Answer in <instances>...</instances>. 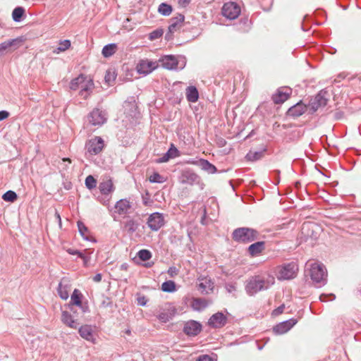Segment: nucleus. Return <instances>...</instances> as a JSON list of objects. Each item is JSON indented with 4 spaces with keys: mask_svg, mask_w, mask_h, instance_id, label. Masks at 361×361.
I'll use <instances>...</instances> for the list:
<instances>
[{
    "mask_svg": "<svg viewBox=\"0 0 361 361\" xmlns=\"http://www.w3.org/2000/svg\"><path fill=\"white\" fill-rule=\"evenodd\" d=\"M274 283V278L272 276L266 278L261 275H255L247 280L245 289L247 295L253 296L259 291L269 289Z\"/></svg>",
    "mask_w": 361,
    "mask_h": 361,
    "instance_id": "nucleus-1",
    "label": "nucleus"
},
{
    "mask_svg": "<svg viewBox=\"0 0 361 361\" xmlns=\"http://www.w3.org/2000/svg\"><path fill=\"white\" fill-rule=\"evenodd\" d=\"M80 87L81 90L79 94L82 99H87L94 88L93 80L91 78H87L85 74L80 73L78 77L72 79L70 82V88L72 90H76Z\"/></svg>",
    "mask_w": 361,
    "mask_h": 361,
    "instance_id": "nucleus-2",
    "label": "nucleus"
},
{
    "mask_svg": "<svg viewBox=\"0 0 361 361\" xmlns=\"http://www.w3.org/2000/svg\"><path fill=\"white\" fill-rule=\"evenodd\" d=\"M259 232L252 228L240 227L235 228L232 233L234 241L242 243H249L258 239Z\"/></svg>",
    "mask_w": 361,
    "mask_h": 361,
    "instance_id": "nucleus-3",
    "label": "nucleus"
},
{
    "mask_svg": "<svg viewBox=\"0 0 361 361\" xmlns=\"http://www.w3.org/2000/svg\"><path fill=\"white\" fill-rule=\"evenodd\" d=\"M309 275L316 287H322L326 283L327 271L322 264L316 262L311 264Z\"/></svg>",
    "mask_w": 361,
    "mask_h": 361,
    "instance_id": "nucleus-4",
    "label": "nucleus"
},
{
    "mask_svg": "<svg viewBox=\"0 0 361 361\" xmlns=\"http://www.w3.org/2000/svg\"><path fill=\"white\" fill-rule=\"evenodd\" d=\"M328 92L325 90H320L314 97L310 100L307 107L310 114L315 113L319 108L324 107L329 101Z\"/></svg>",
    "mask_w": 361,
    "mask_h": 361,
    "instance_id": "nucleus-5",
    "label": "nucleus"
},
{
    "mask_svg": "<svg viewBox=\"0 0 361 361\" xmlns=\"http://www.w3.org/2000/svg\"><path fill=\"white\" fill-rule=\"evenodd\" d=\"M104 147V142L101 137L94 136L85 143V156H94L99 154Z\"/></svg>",
    "mask_w": 361,
    "mask_h": 361,
    "instance_id": "nucleus-6",
    "label": "nucleus"
},
{
    "mask_svg": "<svg viewBox=\"0 0 361 361\" xmlns=\"http://www.w3.org/2000/svg\"><path fill=\"white\" fill-rule=\"evenodd\" d=\"M82 295L80 291L78 289H75L71 297V302L68 304V307L71 311H73V306L78 307L81 313L85 314L90 312V308L87 302H82Z\"/></svg>",
    "mask_w": 361,
    "mask_h": 361,
    "instance_id": "nucleus-7",
    "label": "nucleus"
},
{
    "mask_svg": "<svg viewBox=\"0 0 361 361\" xmlns=\"http://www.w3.org/2000/svg\"><path fill=\"white\" fill-rule=\"evenodd\" d=\"M185 16L183 14H178L176 16L170 19V25L168 27V32L166 33L165 39L171 40L173 39V35L183 25Z\"/></svg>",
    "mask_w": 361,
    "mask_h": 361,
    "instance_id": "nucleus-8",
    "label": "nucleus"
},
{
    "mask_svg": "<svg viewBox=\"0 0 361 361\" xmlns=\"http://www.w3.org/2000/svg\"><path fill=\"white\" fill-rule=\"evenodd\" d=\"M297 265L293 262L285 264L280 267L278 273L279 280H290L296 276Z\"/></svg>",
    "mask_w": 361,
    "mask_h": 361,
    "instance_id": "nucleus-9",
    "label": "nucleus"
},
{
    "mask_svg": "<svg viewBox=\"0 0 361 361\" xmlns=\"http://www.w3.org/2000/svg\"><path fill=\"white\" fill-rule=\"evenodd\" d=\"M221 13L225 18L234 20L240 15V8L235 2H227L224 4Z\"/></svg>",
    "mask_w": 361,
    "mask_h": 361,
    "instance_id": "nucleus-10",
    "label": "nucleus"
},
{
    "mask_svg": "<svg viewBox=\"0 0 361 361\" xmlns=\"http://www.w3.org/2000/svg\"><path fill=\"white\" fill-rule=\"evenodd\" d=\"M164 217L163 214L154 212L151 214L147 221L149 228L153 231H157L164 225Z\"/></svg>",
    "mask_w": 361,
    "mask_h": 361,
    "instance_id": "nucleus-11",
    "label": "nucleus"
},
{
    "mask_svg": "<svg viewBox=\"0 0 361 361\" xmlns=\"http://www.w3.org/2000/svg\"><path fill=\"white\" fill-rule=\"evenodd\" d=\"M202 330V325L195 320H188L184 323L183 332L188 336H196Z\"/></svg>",
    "mask_w": 361,
    "mask_h": 361,
    "instance_id": "nucleus-12",
    "label": "nucleus"
},
{
    "mask_svg": "<svg viewBox=\"0 0 361 361\" xmlns=\"http://www.w3.org/2000/svg\"><path fill=\"white\" fill-rule=\"evenodd\" d=\"M61 322L67 326L76 329L84 319H81L77 315H72L71 312L68 311H62Z\"/></svg>",
    "mask_w": 361,
    "mask_h": 361,
    "instance_id": "nucleus-13",
    "label": "nucleus"
},
{
    "mask_svg": "<svg viewBox=\"0 0 361 361\" xmlns=\"http://www.w3.org/2000/svg\"><path fill=\"white\" fill-rule=\"evenodd\" d=\"M292 94V89L288 87L279 88L276 93L272 94L271 99L274 104H282L290 97Z\"/></svg>",
    "mask_w": 361,
    "mask_h": 361,
    "instance_id": "nucleus-14",
    "label": "nucleus"
},
{
    "mask_svg": "<svg viewBox=\"0 0 361 361\" xmlns=\"http://www.w3.org/2000/svg\"><path fill=\"white\" fill-rule=\"evenodd\" d=\"M180 182L183 184L197 185L201 183V178L194 171L187 169L183 171L180 176Z\"/></svg>",
    "mask_w": 361,
    "mask_h": 361,
    "instance_id": "nucleus-15",
    "label": "nucleus"
},
{
    "mask_svg": "<svg viewBox=\"0 0 361 361\" xmlns=\"http://www.w3.org/2000/svg\"><path fill=\"white\" fill-rule=\"evenodd\" d=\"M228 319L224 313L218 312L212 314L208 320V325L214 329H220L227 324Z\"/></svg>",
    "mask_w": 361,
    "mask_h": 361,
    "instance_id": "nucleus-16",
    "label": "nucleus"
},
{
    "mask_svg": "<svg viewBox=\"0 0 361 361\" xmlns=\"http://www.w3.org/2000/svg\"><path fill=\"white\" fill-rule=\"evenodd\" d=\"M88 121L92 126H100L106 122V118L105 114L102 111L99 109H94L89 114Z\"/></svg>",
    "mask_w": 361,
    "mask_h": 361,
    "instance_id": "nucleus-17",
    "label": "nucleus"
},
{
    "mask_svg": "<svg viewBox=\"0 0 361 361\" xmlns=\"http://www.w3.org/2000/svg\"><path fill=\"white\" fill-rule=\"evenodd\" d=\"M297 322L296 319L291 318L276 324L274 326L273 331L277 334H283L289 331Z\"/></svg>",
    "mask_w": 361,
    "mask_h": 361,
    "instance_id": "nucleus-18",
    "label": "nucleus"
},
{
    "mask_svg": "<svg viewBox=\"0 0 361 361\" xmlns=\"http://www.w3.org/2000/svg\"><path fill=\"white\" fill-rule=\"evenodd\" d=\"M115 212L120 216H126L130 213V209L132 208L130 202L127 199H121L116 202L115 204Z\"/></svg>",
    "mask_w": 361,
    "mask_h": 361,
    "instance_id": "nucleus-19",
    "label": "nucleus"
},
{
    "mask_svg": "<svg viewBox=\"0 0 361 361\" xmlns=\"http://www.w3.org/2000/svg\"><path fill=\"white\" fill-rule=\"evenodd\" d=\"M307 109V105L300 101L288 109L287 115L293 118H297L302 115Z\"/></svg>",
    "mask_w": 361,
    "mask_h": 361,
    "instance_id": "nucleus-20",
    "label": "nucleus"
},
{
    "mask_svg": "<svg viewBox=\"0 0 361 361\" xmlns=\"http://www.w3.org/2000/svg\"><path fill=\"white\" fill-rule=\"evenodd\" d=\"M157 67L156 62L141 60L137 65V72L141 74L147 75L152 72Z\"/></svg>",
    "mask_w": 361,
    "mask_h": 361,
    "instance_id": "nucleus-21",
    "label": "nucleus"
},
{
    "mask_svg": "<svg viewBox=\"0 0 361 361\" xmlns=\"http://www.w3.org/2000/svg\"><path fill=\"white\" fill-rule=\"evenodd\" d=\"M78 333L80 336L85 340L94 343L95 338L94 336L93 326L88 324L78 326Z\"/></svg>",
    "mask_w": 361,
    "mask_h": 361,
    "instance_id": "nucleus-22",
    "label": "nucleus"
},
{
    "mask_svg": "<svg viewBox=\"0 0 361 361\" xmlns=\"http://www.w3.org/2000/svg\"><path fill=\"white\" fill-rule=\"evenodd\" d=\"M77 225L79 233L85 240L96 243V239L91 235L89 228L85 225L83 222L78 221L77 222Z\"/></svg>",
    "mask_w": 361,
    "mask_h": 361,
    "instance_id": "nucleus-23",
    "label": "nucleus"
},
{
    "mask_svg": "<svg viewBox=\"0 0 361 361\" xmlns=\"http://www.w3.org/2000/svg\"><path fill=\"white\" fill-rule=\"evenodd\" d=\"M161 66L166 69L169 70H175L178 68V60L177 59L172 56V55H168L164 56L161 59Z\"/></svg>",
    "mask_w": 361,
    "mask_h": 361,
    "instance_id": "nucleus-24",
    "label": "nucleus"
},
{
    "mask_svg": "<svg viewBox=\"0 0 361 361\" xmlns=\"http://www.w3.org/2000/svg\"><path fill=\"white\" fill-rule=\"evenodd\" d=\"M265 249V243L264 241H258L251 244L248 248V253L252 256H257L259 255Z\"/></svg>",
    "mask_w": 361,
    "mask_h": 361,
    "instance_id": "nucleus-25",
    "label": "nucleus"
},
{
    "mask_svg": "<svg viewBox=\"0 0 361 361\" xmlns=\"http://www.w3.org/2000/svg\"><path fill=\"white\" fill-rule=\"evenodd\" d=\"M187 100L190 102H196L199 99V92L196 87L188 86L185 90Z\"/></svg>",
    "mask_w": 361,
    "mask_h": 361,
    "instance_id": "nucleus-26",
    "label": "nucleus"
},
{
    "mask_svg": "<svg viewBox=\"0 0 361 361\" xmlns=\"http://www.w3.org/2000/svg\"><path fill=\"white\" fill-rule=\"evenodd\" d=\"M191 305L195 310L201 311L208 306V302L204 298H196L192 299Z\"/></svg>",
    "mask_w": 361,
    "mask_h": 361,
    "instance_id": "nucleus-27",
    "label": "nucleus"
},
{
    "mask_svg": "<svg viewBox=\"0 0 361 361\" xmlns=\"http://www.w3.org/2000/svg\"><path fill=\"white\" fill-rule=\"evenodd\" d=\"M140 224L133 219H128L124 223V228L130 235L134 233L139 228Z\"/></svg>",
    "mask_w": 361,
    "mask_h": 361,
    "instance_id": "nucleus-28",
    "label": "nucleus"
},
{
    "mask_svg": "<svg viewBox=\"0 0 361 361\" xmlns=\"http://www.w3.org/2000/svg\"><path fill=\"white\" fill-rule=\"evenodd\" d=\"M70 288V286L68 284H63V281H61L58 286L57 292L59 297L62 300H67L69 297L68 290Z\"/></svg>",
    "mask_w": 361,
    "mask_h": 361,
    "instance_id": "nucleus-29",
    "label": "nucleus"
},
{
    "mask_svg": "<svg viewBox=\"0 0 361 361\" xmlns=\"http://www.w3.org/2000/svg\"><path fill=\"white\" fill-rule=\"evenodd\" d=\"M214 283L211 280L205 279L204 282H201L198 285V290L202 294H209L213 290Z\"/></svg>",
    "mask_w": 361,
    "mask_h": 361,
    "instance_id": "nucleus-30",
    "label": "nucleus"
},
{
    "mask_svg": "<svg viewBox=\"0 0 361 361\" xmlns=\"http://www.w3.org/2000/svg\"><path fill=\"white\" fill-rule=\"evenodd\" d=\"M200 167L209 174L215 173L217 171L216 167L204 159H201Z\"/></svg>",
    "mask_w": 361,
    "mask_h": 361,
    "instance_id": "nucleus-31",
    "label": "nucleus"
},
{
    "mask_svg": "<svg viewBox=\"0 0 361 361\" xmlns=\"http://www.w3.org/2000/svg\"><path fill=\"white\" fill-rule=\"evenodd\" d=\"M99 189L102 194L108 195L114 189V185L111 180L103 181L99 183Z\"/></svg>",
    "mask_w": 361,
    "mask_h": 361,
    "instance_id": "nucleus-32",
    "label": "nucleus"
},
{
    "mask_svg": "<svg viewBox=\"0 0 361 361\" xmlns=\"http://www.w3.org/2000/svg\"><path fill=\"white\" fill-rule=\"evenodd\" d=\"M266 151H267V148H264L261 151H257V152H254L250 151L249 153L247 154L246 159L251 161H257L263 157L264 154Z\"/></svg>",
    "mask_w": 361,
    "mask_h": 361,
    "instance_id": "nucleus-33",
    "label": "nucleus"
},
{
    "mask_svg": "<svg viewBox=\"0 0 361 361\" xmlns=\"http://www.w3.org/2000/svg\"><path fill=\"white\" fill-rule=\"evenodd\" d=\"M116 51V44L111 43L105 45L102 51V55L106 57L111 56Z\"/></svg>",
    "mask_w": 361,
    "mask_h": 361,
    "instance_id": "nucleus-34",
    "label": "nucleus"
},
{
    "mask_svg": "<svg viewBox=\"0 0 361 361\" xmlns=\"http://www.w3.org/2000/svg\"><path fill=\"white\" fill-rule=\"evenodd\" d=\"M25 14V8L21 6H18L14 8L12 13V18L15 22H20L23 16Z\"/></svg>",
    "mask_w": 361,
    "mask_h": 361,
    "instance_id": "nucleus-35",
    "label": "nucleus"
},
{
    "mask_svg": "<svg viewBox=\"0 0 361 361\" xmlns=\"http://www.w3.org/2000/svg\"><path fill=\"white\" fill-rule=\"evenodd\" d=\"M176 283L173 281H166L161 284V290L164 292L173 293L176 291Z\"/></svg>",
    "mask_w": 361,
    "mask_h": 361,
    "instance_id": "nucleus-36",
    "label": "nucleus"
},
{
    "mask_svg": "<svg viewBox=\"0 0 361 361\" xmlns=\"http://www.w3.org/2000/svg\"><path fill=\"white\" fill-rule=\"evenodd\" d=\"M172 10V6L166 3H161L158 8V11L164 16H169Z\"/></svg>",
    "mask_w": 361,
    "mask_h": 361,
    "instance_id": "nucleus-37",
    "label": "nucleus"
},
{
    "mask_svg": "<svg viewBox=\"0 0 361 361\" xmlns=\"http://www.w3.org/2000/svg\"><path fill=\"white\" fill-rule=\"evenodd\" d=\"M173 315H174V312L171 313L169 311H166V312L164 311V312H160L157 315V318L161 322L166 323L173 318Z\"/></svg>",
    "mask_w": 361,
    "mask_h": 361,
    "instance_id": "nucleus-38",
    "label": "nucleus"
},
{
    "mask_svg": "<svg viewBox=\"0 0 361 361\" xmlns=\"http://www.w3.org/2000/svg\"><path fill=\"white\" fill-rule=\"evenodd\" d=\"M2 199L6 202H13L18 199V195L16 192L8 190L3 195Z\"/></svg>",
    "mask_w": 361,
    "mask_h": 361,
    "instance_id": "nucleus-39",
    "label": "nucleus"
},
{
    "mask_svg": "<svg viewBox=\"0 0 361 361\" xmlns=\"http://www.w3.org/2000/svg\"><path fill=\"white\" fill-rule=\"evenodd\" d=\"M137 256L139 257L140 260L146 262L152 258V255L149 250L142 249L138 251V252L137 253Z\"/></svg>",
    "mask_w": 361,
    "mask_h": 361,
    "instance_id": "nucleus-40",
    "label": "nucleus"
},
{
    "mask_svg": "<svg viewBox=\"0 0 361 361\" xmlns=\"http://www.w3.org/2000/svg\"><path fill=\"white\" fill-rule=\"evenodd\" d=\"M18 42L17 39H13L8 41H5L0 44V54H2L4 51L15 45Z\"/></svg>",
    "mask_w": 361,
    "mask_h": 361,
    "instance_id": "nucleus-41",
    "label": "nucleus"
},
{
    "mask_svg": "<svg viewBox=\"0 0 361 361\" xmlns=\"http://www.w3.org/2000/svg\"><path fill=\"white\" fill-rule=\"evenodd\" d=\"M149 180L151 183H162L165 182L166 178L159 173L154 172L149 176Z\"/></svg>",
    "mask_w": 361,
    "mask_h": 361,
    "instance_id": "nucleus-42",
    "label": "nucleus"
},
{
    "mask_svg": "<svg viewBox=\"0 0 361 361\" xmlns=\"http://www.w3.org/2000/svg\"><path fill=\"white\" fill-rule=\"evenodd\" d=\"M116 78V74L115 73L114 71L108 70L106 72V74L104 76V80L109 85H111V83L115 81Z\"/></svg>",
    "mask_w": 361,
    "mask_h": 361,
    "instance_id": "nucleus-43",
    "label": "nucleus"
},
{
    "mask_svg": "<svg viewBox=\"0 0 361 361\" xmlns=\"http://www.w3.org/2000/svg\"><path fill=\"white\" fill-rule=\"evenodd\" d=\"M85 186L90 189H94L97 186V180L91 175L88 176L85 179Z\"/></svg>",
    "mask_w": 361,
    "mask_h": 361,
    "instance_id": "nucleus-44",
    "label": "nucleus"
},
{
    "mask_svg": "<svg viewBox=\"0 0 361 361\" xmlns=\"http://www.w3.org/2000/svg\"><path fill=\"white\" fill-rule=\"evenodd\" d=\"M164 34V30L161 28H158L153 30L149 34V39L155 40L160 38Z\"/></svg>",
    "mask_w": 361,
    "mask_h": 361,
    "instance_id": "nucleus-45",
    "label": "nucleus"
},
{
    "mask_svg": "<svg viewBox=\"0 0 361 361\" xmlns=\"http://www.w3.org/2000/svg\"><path fill=\"white\" fill-rule=\"evenodd\" d=\"M71 41L69 39H64L63 41H60L59 47L57 48L56 53L61 52V51H65L71 47Z\"/></svg>",
    "mask_w": 361,
    "mask_h": 361,
    "instance_id": "nucleus-46",
    "label": "nucleus"
},
{
    "mask_svg": "<svg viewBox=\"0 0 361 361\" xmlns=\"http://www.w3.org/2000/svg\"><path fill=\"white\" fill-rule=\"evenodd\" d=\"M167 152L169 154V156L171 159H174L176 157H179L180 152L178 149L174 146L173 144L171 145V147L168 149Z\"/></svg>",
    "mask_w": 361,
    "mask_h": 361,
    "instance_id": "nucleus-47",
    "label": "nucleus"
},
{
    "mask_svg": "<svg viewBox=\"0 0 361 361\" xmlns=\"http://www.w3.org/2000/svg\"><path fill=\"white\" fill-rule=\"evenodd\" d=\"M66 252L71 255H77L78 258L83 257L85 252H87V250H84L83 251H80L78 250H75L72 248L66 249Z\"/></svg>",
    "mask_w": 361,
    "mask_h": 361,
    "instance_id": "nucleus-48",
    "label": "nucleus"
},
{
    "mask_svg": "<svg viewBox=\"0 0 361 361\" xmlns=\"http://www.w3.org/2000/svg\"><path fill=\"white\" fill-rule=\"evenodd\" d=\"M336 295L333 293L331 294H322L319 299L322 302H327L335 300Z\"/></svg>",
    "mask_w": 361,
    "mask_h": 361,
    "instance_id": "nucleus-49",
    "label": "nucleus"
},
{
    "mask_svg": "<svg viewBox=\"0 0 361 361\" xmlns=\"http://www.w3.org/2000/svg\"><path fill=\"white\" fill-rule=\"evenodd\" d=\"M171 158L169 156V154L166 152L165 154H163L162 157H159L156 160V162L158 164L164 163L168 161Z\"/></svg>",
    "mask_w": 361,
    "mask_h": 361,
    "instance_id": "nucleus-50",
    "label": "nucleus"
},
{
    "mask_svg": "<svg viewBox=\"0 0 361 361\" xmlns=\"http://www.w3.org/2000/svg\"><path fill=\"white\" fill-rule=\"evenodd\" d=\"M80 259H82L83 266L85 267H87L89 266V263L91 259L90 254H87V252H85L83 257H81Z\"/></svg>",
    "mask_w": 361,
    "mask_h": 361,
    "instance_id": "nucleus-51",
    "label": "nucleus"
},
{
    "mask_svg": "<svg viewBox=\"0 0 361 361\" xmlns=\"http://www.w3.org/2000/svg\"><path fill=\"white\" fill-rule=\"evenodd\" d=\"M201 159H189L185 161V164L200 166Z\"/></svg>",
    "mask_w": 361,
    "mask_h": 361,
    "instance_id": "nucleus-52",
    "label": "nucleus"
},
{
    "mask_svg": "<svg viewBox=\"0 0 361 361\" xmlns=\"http://www.w3.org/2000/svg\"><path fill=\"white\" fill-rule=\"evenodd\" d=\"M102 306L104 307H111L112 306L111 300L108 297H105L102 302Z\"/></svg>",
    "mask_w": 361,
    "mask_h": 361,
    "instance_id": "nucleus-53",
    "label": "nucleus"
},
{
    "mask_svg": "<svg viewBox=\"0 0 361 361\" xmlns=\"http://www.w3.org/2000/svg\"><path fill=\"white\" fill-rule=\"evenodd\" d=\"M196 361H214L213 359L208 355H202L198 357Z\"/></svg>",
    "mask_w": 361,
    "mask_h": 361,
    "instance_id": "nucleus-54",
    "label": "nucleus"
},
{
    "mask_svg": "<svg viewBox=\"0 0 361 361\" xmlns=\"http://www.w3.org/2000/svg\"><path fill=\"white\" fill-rule=\"evenodd\" d=\"M225 288L226 290L230 293L236 290V286L233 283H227L226 284Z\"/></svg>",
    "mask_w": 361,
    "mask_h": 361,
    "instance_id": "nucleus-55",
    "label": "nucleus"
},
{
    "mask_svg": "<svg viewBox=\"0 0 361 361\" xmlns=\"http://www.w3.org/2000/svg\"><path fill=\"white\" fill-rule=\"evenodd\" d=\"M147 299L145 296H141L137 298V304L140 306H145L147 304Z\"/></svg>",
    "mask_w": 361,
    "mask_h": 361,
    "instance_id": "nucleus-56",
    "label": "nucleus"
},
{
    "mask_svg": "<svg viewBox=\"0 0 361 361\" xmlns=\"http://www.w3.org/2000/svg\"><path fill=\"white\" fill-rule=\"evenodd\" d=\"M9 112L7 111H0V121L7 118L9 116Z\"/></svg>",
    "mask_w": 361,
    "mask_h": 361,
    "instance_id": "nucleus-57",
    "label": "nucleus"
},
{
    "mask_svg": "<svg viewBox=\"0 0 361 361\" xmlns=\"http://www.w3.org/2000/svg\"><path fill=\"white\" fill-rule=\"evenodd\" d=\"M284 308H285V305L283 304V305H280L279 307H278L276 309H275L274 310L273 313L275 315H279L283 312Z\"/></svg>",
    "mask_w": 361,
    "mask_h": 361,
    "instance_id": "nucleus-58",
    "label": "nucleus"
},
{
    "mask_svg": "<svg viewBox=\"0 0 361 361\" xmlns=\"http://www.w3.org/2000/svg\"><path fill=\"white\" fill-rule=\"evenodd\" d=\"M178 3L180 6L185 8L190 4V0H178Z\"/></svg>",
    "mask_w": 361,
    "mask_h": 361,
    "instance_id": "nucleus-59",
    "label": "nucleus"
},
{
    "mask_svg": "<svg viewBox=\"0 0 361 361\" xmlns=\"http://www.w3.org/2000/svg\"><path fill=\"white\" fill-rule=\"evenodd\" d=\"M102 276L101 274H97L94 277H93V281L94 282H97V283H99L102 281Z\"/></svg>",
    "mask_w": 361,
    "mask_h": 361,
    "instance_id": "nucleus-60",
    "label": "nucleus"
},
{
    "mask_svg": "<svg viewBox=\"0 0 361 361\" xmlns=\"http://www.w3.org/2000/svg\"><path fill=\"white\" fill-rule=\"evenodd\" d=\"M168 273L171 275V276H173L174 274H176L177 273V270L175 267H170L169 271H168Z\"/></svg>",
    "mask_w": 361,
    "mask_h": 361,
    "instance_id": "nucleus-61",
    "label": "nucleus"
},
{
    "mask_svg": "<svg viewBox=\"0 0 361 361\" xmlns=\"http://www.w3.org/2000/svg\"><path fill=\"white\" fill-rule=\"evenodd\" d=\"M71 312H72V313H71V314H72V315H77L79 318H80L81 319H83L82 318H83V314H82V315H81V316H80V315H79L80 314H79L76 310H75V308H74V307H73V311H71Z\"/></svg>",
    "mask_w": 361,
    "mask_h": 361,
    "instance_id": "nucleus-62",
    "label": "nucleus"
},
{
    "mask_svg": "<svg viewBox=\"0 0 361 361\" xmlns=\"http://www.w3.org/2000/svg\"><path fill=\"white\" fill-rule=\"evenodd\" d=\"M121 269H127V264H123L121 265Z\"/></svg>",
    "mask_w": 361,
    "mask_h": 361,
    "instance_id": "nucleus-63",
    "label": "nucleus"
},
{
    "mask_svg": "<svg viewBox=\"0 0 361 361\" xmlns=\"http://www.w3.org/2000/svg\"><path fill=\"white\" fill-rule=\"evenodd\" d=\"M295 185L296 188H298L300 185V183L299 181H297V182H295Z\"/></svg>",
    "mask_w": 361,
    "mask_h": 361,
    "instance_id": "nucleus-64",
    "label": "nucleus"
}]
</instances>
